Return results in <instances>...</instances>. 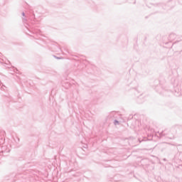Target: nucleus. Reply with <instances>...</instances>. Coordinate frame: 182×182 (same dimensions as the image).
Returning a JSON list of instances; mask_svg holds the SVG:
<instances>
[{
	"label": "nucleus",
	"mask_w": 182,
	"mask_h": 182,
	"mask_svg": "<svg viewBox=\"0 0 182 182\" xmlns=\"http://www.w3.org/2000/svg\"><path fill=\"white\" fill-rule=\"evenodd\" d=\"M163 136H166L168 139H174V136H171L170 134H168V129H165L160 133L161 139L163 137Z\"/></svg>",
	"instance_id": "1"
},
{
	"label": "nucleus",
	"mask_w": 182,
	"mask_h": 182,
	"mask_svg": "<svg viewBox=\"0 0 182 182\" xmlns=\"http://www.w3.org/2000/svg\"><path fill=\"white\" fill-rule=\"evenodd\" d=\"M164 161H166V159H164Z\"/></svg>",
	"instance_id": "3"
},
{
	"label": "nucleus",
	"mask_w": 182,
	"mask_h": 182,
	"mask_svg": "<svg viewBox=\"0 0 182 182\" xmlns=\"http://www.w3.org/2000/svg\"><path fill=\"white\" fill-rule=\"evenodd\" d=\"M177 38V35H176V33H171V34H169L168 39L170 42H171L172 41H174V39H176Z\"/></svg>",
	"instance_id": "2"
}]
</instances>
